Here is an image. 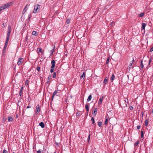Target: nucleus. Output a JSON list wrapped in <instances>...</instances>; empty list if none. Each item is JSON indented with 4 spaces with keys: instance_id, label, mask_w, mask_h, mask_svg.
<instances>
[{
    "instance_id": "41",
    "label": "nucleus",
    "mask_w": 153,
    "mask_h": 153,
    "mask_svg": "<svg viewBox=\"0 0 153 153\" xmlns=\"http://www.w3.org/2000/svg\"><path fill=\"white\" fill-rule=\"evenodd\" d=\"M3 120L4 122H5L6 120V118L3 117Z\"/></svg>"
},
{
    "instance_id": "12",
    "label": "nucleus",
    "mask_w": 153,
    "mask_h": 153,
    "mask_svg": "<svg viewBox=\"0 0 153 153\" xmlns=\"http://www.w3.org/2000/svg\"><path fill=\"white\" fill-rule=\"evenodd\" d=\"M85 108L86 109L87 111V114H88V112L89 111V106L87 104L85 105Z\"/></svg>"
},
{
    "instance_id": "27",
    "label": "nucleus",
    "mask_w": 153,
    "mask_h": 153,
    "mask_svg": "<svg viewBox=\"0 0 153 153\" xmlns=\"http://www.w3.org/2000/svg\"><path fill=\"white\" fill-rule=\"evenodd\" d=\"M108 118H106L105 119V120L104 122V124L105 125H106L108 123Z\"/></svg>"
},
{
    "instance_id": "40",
    "label": "nucleus",
    "mask_w": 153,
    "mask_h": 153,
    "mask_svg": "<svg viewBox=\"0 0 153 153\" xmlns=\"http://www.w3.org/2000/svg\"><path fill=\"white\" fill-rule=\"evenodd\" d=\"M42 152V150L39 149V150L37 151V153H41Z\"/></svg>"
},
{
    "instance_id": "18",
    "label": "nucleus",
    "mask_w": 153,
    "mask_h": 153,
    "mask_svg": "<svg viewBox=\"0 0 153 153\" xmlns=\"http://www.w3.org/2000/svg\"><path fill=\"white\" fill-rule=\"evenodd\" d=\"M115 79V76L114 75V74H113L112 75V76L111 77V81L113 82V81Z\"/></svg>"
},
{
    "instance_id": "7",
    "label": "nucleus",
    "mask_w": 153,
    "mask_h": 153,
    "mask_svg": "<svg viewBox=\"0 0 153 153\" xmlns=\"http://www.w3.org/2000/svg\"><path fill=\"white\" fill-rule=\"evenodd\" d=\"M104 99V97L103 96H102L100 97L99 101H98V104L99 105H101L102 102L103 100Z\"/></svg>"
},
{
    "instance_id": "53",
    "label": "nucleus",
    "mask_w": 153,
    "mask_h": 153,
    "mask_svg": "<svg viewBox=\"0 0 153 153\" xmlns=\"http://www.w3.org/2000/svg\"><path fill=\"white\" fill-rule=\"evenodd\" d=\"M50 79V76H49L48 77V79Z\"/></svg>"
},
{
    "instance_id": "28",
    "label": "nucleus",
    "mask_w": 153,
    "mask_h": 153,
    "mask_svg": "<svg viewBox=\"0 0 153 153\" xmlns=\"http://www.w3.org/2000/svg\"><path fill=\"white\" fill-rule=\"evenodd\" d=\"M140 66L142 68H143L144 66L143 63V60H141L140 62Z\"/></svg>"
},
{
    "instance_id": "14",
    "label": "nucleus",
    "mask_w": 153,
    "mask_h": 153,
    "mask_svg": "<svg viewBox=\"0 0 153 153\" xmlns=\"http://www.w3.org/2000/svg\"><path fill=\"white\" fill-rule=\"evenodd\" d=\"M9 37H6V40L5 42V45H7L9 40Z\"/></svg>"
},
{
    "instance_id": "51",
    "label": "nucleus",
    "mask_w": 153,
    "mask_h": 153,
    "mask_svg": "<svg viewBox=\"0 0 153 153\" xmlns=\"http://www.w3.org/2000/svg\"><path fill=\"white\" fill-rule=\"evenodd\" d=\"M35 148H36V146H33V149H34Z\"/></svg>"
},
{
    "instance_id": "43",
    "label": "nucleus",
    "mask_w": 153,
    "mask_h": 153,
    "mask_svg": "<svg viewBox=\"0 0 153 153\" xmlns=\"http://www.w3.org/2000/svg\"><path fill=\"white\" fill-rule=\"evenodd\" d=\"M39 51L41 53H42V49L41 48L39 49Z\"/></svg>"
},
{
    "instance_id": "30",
    "label": "nucleus",
    "mask_w": 153,
    "mask_h": 153,
    "mask_svg": "<svg viewBox=\"0 0 153 153\" xmlns=\"http://www.w3.org/2000/svg\"><path fill=\"white\" fill-rule=\"evenodd\" d=\"M91 120L92 121V123L93 124H94L95 123V121H94V118L93 117H92L91 118Z\"/></svg>"
},
{
    "instance_id": "13",
    "label": "nucleus",
    "mask_w": 153,
    "mask_h": 153,
    "mask_svg": "<svg viewBox=\"0 0 153 153\" xmlns=\"http://www.w3.org/2000/svg\"><path fill=\"white\" fill-rule=\"evenodd\" d=\"M39 125H40L42 128H44L45 126V124L42 122H41L39 123Z\"/></svg>"
},
{
    "instance_id": "35",
    "label": "nucleus",
    "mask_w": 153,
    "mask_h": 153,
    "mask_svg": "<svg viewBox=\"0 0 153 153\" xmlns=\"http://www.w3.org/2000/svg\"><path fill=\"white\" fill-rule=\"evenodd\" d=\"M76 115L77 116H79L80 115V112L79 111L76 113Z\"/></svg>"
},
{
    "instance_id": "49",
    "label": "nucleus",
    "mask_w": 153,
    "mask_h": 153,
    "mask_svg": "<svg viewBox=\"0 0 153 153\" xmlns=\"http://www.w3.org/2000/svg\"><path fill=\"white\" fill-rule=\"evenodd\" d=\"M30 108V106L29 105H28V106L27 107V108Z\"/></svg>"
},
{
    "instance_id": "52",
    "label": "nucleus",
    "mask_w": 153,
    "mask_h": 153,
    "mask_svg": "<svg viewBox=\"0 0 153 153\" xmlns=\"http://www.w3.org/2000/svg\"><path fill=\"white\" fill-rule=\"evenodd\" d=\"M114 24V22H112V23H111V25H113Z\"/></svg>"
},
{
    "instance_id": "46",
    "label": "nucleus",
    "mask_w": 153,
    "mask_h": 153,
    "mask_svg": "<svg viewBox=\"0 0 153 153\" xmlns=\"http://www.w3.org/2000/svg\"><path fill=\"white\" fill-rule=\"evenodd\" d=\"M90 138V135L89 134L88 136V139H87V140L88 142L89 141V140Z\"/></svg>"
},
{
    "instance_id": "21",
    "label": "nucleus",
    "mask_w": 153,
    "mask_h": 153,
    "mask_svg": "<svg viewBox=\"0 0 153 153\" xmlns=\"http://www.w3.org/2000/svg\"><path fill=\"white\" fill-rule=\"evenodd\" d=\"M144 12L140 14H139V16L140 17H143L144 16Z\"/></svg>"
},
{
    "instance_id": "15",
    "label": "nucleus",
    "mask_w": 153,
    "mask_h": 153,
    "mask_svg": "<svg viewBox=\"0 0 153 153\" xmlns=\"http://www.w3.org/2000/svg\"><path fill=\"white\" fill-rule=\"evenodd\" d=\"M9 122H11L13 120V118L11 116H9L7 118Z\"/></svg>"
},
{
    "instance_id": "32",
    "label": "nucleus",
    "mask_w": 153,
    "mask_h": 153,
    "mask_svg": "<svg viewBox=\"0 0 153 153\" xmlns=\"http://www.w3.org/2000/svg\"><path fill=\"white\" fill-rule=\"evenodd\" d=\"M4 9V8L2 5L0 7V11H1L3 10Z\"/></svg>"
},
{
    "instance_id": "1",
    "label": "nucleus",
    "mask_w": 153,
    "mask_h": 153,
    "mask_svg": "<svg viewBox=\"0 0 153 153\" xmlns=\"http://www.w3.org/2000/svg\"><path fill=\"white\" fill-rule=\"evenodd\" d=\"M40 6L39 4H36L35 5L34 7V9L33 11V13H36L38 12L39 11V9H40Z\"/></svg>"
},
{
    "instance_id": "10",
    "label": "nucleus",
    "mask_w": 153,
    "mask_h": 153,
    "mask_svg": "<svg viewBox=\"0 0 153 153\" xmlns=\"http://www.w3.org/2000/svg\"><path fill=\"white\" fill-rule=\"evenodd\" d=\"M28 6V5H26L23 11H22V14H24L26 12L27 10V7Z\"/></svg>"
},
{
    "instance_id": "23",
    "label": "nucleus",
    "mask_w": 153,
    "mask_h": 153,
    "mask_svg": "<svg viewBox=\"0 0 153 153\" xmlns=\"http://www.w3.org/2000/svg\"><path fill=\"white\" fill-rule=\"evenodd\" d=\"M139 143H140V141L139 140H138L136 142L134 143V146H137L139 144Z\"/></svg>"
},
{
    "instance_id": "48",
    "label": "nucleus",
    "mask_w": 153,
    "mask_h": 153,
    "mask_svg": "<svg viewBox=\"0 0 153 153\" xmlns=\"http://www.w3.org/2000/svg\"><path fill=\"white\" fill-rule=\"evenodd\" d=\"M151 61V59H150L149 61V65H150Z\"/></svg>"
},
{
    "instance_id": "2",
    "label": "nucleus",
    "mask_w": 153,
    "mask_h": 153,
    "mask_svg": "<svg viewBox=\"0 0 153 153\" xmlns=\"http://www.w3.org/2000/svg\"><path fill=\"white\" fill-rule=\"evenodd\" d=\"M51 64L52 65L51 67V69L50 72L52 73L53 72L55 66V62L54 60H53L51 61Z\"/></svg>"
},
{
    "instance_id": "6",
    "label": "nucleus",
    "mask_w": 153,
    "mask_h": 153,
    "mask_svg": "<svg viewBox=\"0 0 153 153\" xmlns=\"http://www.w3.org/2000/svg\"><path fill=\"white\" fill-rule=\"evenodd\" d=\"M23 59L22 58H19V59L18 62H17V64L18 65H20L22 64V62H23Z\"/></svg>"
},
{
    "instance_id": "56",
    "label": "nucleus",
    "mask_w": 153,
    "mask_h": 153,
    "mask_svg": "<svg viewBox=\"0 0 153 153\" xmlns=\"http://www.w3.org/2000/svg\"><path fill=\"white\" fill-rule=\"evenodd\" d=\"M48 81H47V83H48Z\"/></svg>"
},
{
    "instance_id": "19",
    "label": "nucleus",
    "mask_w": 153,
    "mask_h": 153,
    "mask_svg": "<svg viewBox=\"0 0 153 153\" xmlns=\"http://www.w3.org/2000/svg\"><path fill=\"white\" fill-rule=\"evenodd\" d=\"M110 59V57H108L107 58V59L106 62V64H108L109 63V61Z\"/></svg>"
},
{
    "instance_id": "9",
    "label": "nucleus",
    "mask_w": 153,
    "mask_h": 153,
    "mask_svg": "<svg viewBox=\"0 0 153 153\" xmlns=\"http://www.w3.org/2000/svg\"><path fill=\"white\" fill-rule=\"evenodd\" d=\"M57 91H55L53 93V95H52V99H51V101H53V98L54 97V96L56 95L57 96H58V95L57 94H56L57 93Z\"/></svg>"
},
{
    "instance_id": "20",
    "label": "nucleus",
    "mask_w": 153,
    "mask_h": 153,
    "mask_svg": "<svg viewBox=\"0 0 153 153\" xmlns=\"http://www.w3.org/2000/svg\"><path fill=\"white\" fill-rule=\"evenodd\" d=\"M55 48V46H54V47H53V48L50 51V52L51 53V54L50 55V56H51L53 54V51H54V49Z\"/></svg>"
},
{
    "instance_id": "22",
    "label": "nucleus",
    "mask_w": 153,
    "mask_h": 153,
    "mask_svg": "<svg viewBox=\"0 0 153 153\" xmlns=\"http://www.w3.org/2000/svg\"><path fill=\"white\" fill-rule=\"evenodd\" d=\"M149 122V120L148 119H146L145 121V125L146 126H147L148 125V123Z\"/></svg>"
},
{
    "instance_id": "17",
    "label": "nucleus",
    "mask_w": 153,
    "mask_h": 153,
    "mask_svg": "<svg viewBox=\"0 0 153 153\" xmlns=\"http://www.w3.org/2000/svg\"><path fill=\"white\" fill-rule=\"evenodd\" d=\"M91 98H92L91 95H89L88 96V98L87 99V101L89 102V101H90V100H91Z\"/></svg>"
},
{
    "instance_id": "34",
    "label": "nucleus",
    "mask_w": 153,
    "mask_h": 153,
    "mask_svg": "<svg viewBox=\"0 0 153 153\" xmlns=\"http://www.w3.org/2000/svg\"><path fill=\"white\" fill-rule=\"evenodd\" d=\"M29 83V81L28 79H27L26 80L25 82V85H28Z\"/></svg>"
},
{
    "instance_id": "4",
    "label": "nucleus",
    "mask_w": 153,
    "mask_h": 153,
    "mask_svg": "<svg viewBox=\"0 0 153 153\" xmlns=\"http://www.w3.org/2000/svg\"><path fill=\"white\" fill-rule=\"evenodd\" d=\"M11 32V27L9 26L8 27L7 33V37H10V34Z\"/></svg>"
},
{
    "instance_id": "50",
    "label": "nucleus",
    "mask_w": 153,
    "mask_h": 153,
    "mask_svg": "<svg viewBox=\"0 0 153 153\" xmlns=\"http://www.w3.org/2000/svg\"><path fill=\"white\" fill-rule=\"evenodd\" d=\"M45 150H46V149H43V150H42V153H43V152H44Z\"/></svg>"
},
{
    "instance_id": "31",
    "label": "nucleus",
    "mask_w": 153,
    "mask_h": 153,
    "mask_svg": "<svg viewBox=\"0 0 153 153\" xmlns=\"http://www.w3.org/2000/svg\"><path fill=\"white\" fill-rule=\"evenodd\" d=\"M132 63H131L128 66L129 70L130 69L132 68Z\"/></svg>"
},
{
    "instance_id": "39",
    "label": "nucleus",
    "mask_w": 153,
    "mask_h": 153,
    "mask_svg": "<svg viewBox=\"0 0 153 153\" xmlns=\"http://www.w3.org/2000/svg\"><path fill=\"white\" fill-rule=\"evenodd\" d=\"M3 153H7V150L4 149L3 151Z\"/></svg>"
},
{
    "instance_id": "59",
    "label": "nucleus",
    "mask_w": 153,
    "mask_h": 153,
    "mask_svg": "<svg viewBox=\"0 0 153 153\" xmlns=\"http://www.w3.org/2000/svg\"><path fill=\"white\" fill-rule=\"evenodd\" d=\"M13 153H14V152H13Z\"/></svg>"
},
{
    "instance_id": "55",
    "label": "nucleus",
    "mask_w": 153,
    "mask_h": 153,
    "mask_svg": "<svg viewBox=\"0 0 153 153\" xmlns=\"http://www.w3.org/2000/svg\"><path fill=\"white\" fill-rule=\"evenodd\" d=\"M4 25V23H3V24H2V25Z\"/></svg>"
},
{
    "instance_id": "58",
    "label": "nucleus",
    "mask_w": 153,
    "mask_h": 153,
    "mask_svg": "<svg viewBox=\"0 0 153 153\" xmlns=\"http://www.w3.org/2000/svg\"><path fill=\"white\" fill-rule=\"evenodd\" d=\"M54 153H56V152H54Z\"/></svg>"
},
{
    "instance_id": "38",
    "label": "nucleus",
    "mask_w": 153,
    "mask_h": 153,
    "mask_svg": "<svg viewBox=\"0 0 153 153\" xmlns=\"http://www.w3.org/2000/svg\"><path fill=\"white\" fill-rule=\"evenodd\" d=\"M40 67L39 66H37L36 68V70H37L38 71H39V70H40Z\"/></svg>"
},
{
    "instance_id": "57",
    "label": "nucleus",
    "mask_w": 153,
    "mask_h": 153,
    "mask_svg": "<svg viewBox=\"0 0 153 153\" xmlns=\"http://www.w3.org/2000/svg\"><path fill=\"white\" fill-rule=\"evenodd\" d=\"M126 106H127V104H126Z\"/></svg>"
},
{
    "instance_id": "5",
    "label": "nucleus",
    "mask_w": 153,
    "mask_h": 153,
    "mask_svg": "<svg viewBox=\"0 0 153 153\" xmlns=\"http://www.w3.org/2000/svg\"><path fill=\"white\" fill-rule=\"evenodd\" d=\"M36 114H38L39 112L40 111V108L39 105H38L36 106Z\"/></svg>"
},
{
    "instance_id": "29",
    "label": "nucleus",
    "mask_w": 153,
    "mask_h": 153,
    "mask_svg": "<svg viewBox=\"0 0 153 153\" xmlns=\"http://www.w3.org/2000/svg\"><path fill=\"white\" fill-rule=\"evenodd\" d=\"M108 82V79H105L104 80V81H103V84H106L107 82Z\"/></svg>"
},
{
    "instance_id": "24",
    "label": "nucleus",
    "mask_w": 153,
    "mask_h": 153,
    "mask_svg": "<svg viewBox=\"0 0 153 153\" xmlns=\"http://www.w3.org/2000/svg\"><path fill=\"white\" fill-rule=\"evenodd\" d=\"M32 34L34 36H37L38 34H37L36 32L35 31H33Z\"/></svg>"
},
{
    "instance_id": "45",
    "label": "nucleus",
    "mask_w": 153,
    "mask_h": 153,
    "mask_svg": "<svg viewBox=\"0 0 153 153\" xmlns=\"http://www.w3.org/2000/svg\"><path fill=\"white\" fill-rule=\"evenodd\" d=\"M137 129H139L140 128V126H137Z\"/></svg>"
},
{
    "instance_id": "44",
    "label": "nucleus",
    "mask_w": 153,
    "mask_h": 153,
    "mask_svg": "<svg viewBox=\"0 0 153 153\" xmlns=\"http://www.w3.org/2000/svg\"><path fill=\"white\" fill-rule=\"evenodd\" d=\"M7 45H4V51L6 48V47H7Z\"/></svg>"
},
{
    "instance_id": "3",
    "label": "nucleus",
    "mask_w": 153,
    "mask_h": 153,
    "mask_svg": "<svg viewBox=\"0 0 153 153\" xmlns=\"http://www.w3.org/2000/svg\"><path fill=\"white\" fill-rule=\"evenodd\" d=\"M13 4V2H11L9 3H7L2 5L3 7L5 9L9 8L10 6H11Z\"/></svg>"
},
{
    "instance_id": "8",
    "label": "nucleus",
    "mask_w": 153,
    "mask_h": 153,
    "mask_svg": "<svg viewBox=\"0 0 153 153\" xmlns=\"http://www.w3.org/2000/svg\"><path fill=\"white\" fill-rule=\"evenodd\" d=\"M97 112V108H96L94 109L92 112V114L94 116H95Z\"/></svg>"
},
{
    "instance_id": "16",
    "label": "nucleus",
    "mask_w": 153,
    "mask_h": 153,
    "mask_svg": "<svg viewBox=\"0 0 153 153\" xmlns=\"http://www.w3.org/2000/svg\"><path fill=\"white\" fill-rule=\"evenodd\" d=\"M146 23H143L142 24V28L144 30L146 26Z\"/></svg>"
},
{
    "instance_id": "26",
    "label": "nucleus",
    "mask_w": 153,
    "mask_h": 153,
    "mask_svg": "<svg viewBox=\"0 0 153 153\" xmlns=\"http://www.w3.org/2000/svg\"><path fill=\"white\" fill-rule=\"evenodd\" d=\"M85 76V72H83L82 75L80 76V78H84Z\"/></svg>"
},
{
    "instance_id": "42",
    "label": "nucleus",
    "mask_w": 153,
    "mask_h": 153,
    "mask_svg": "<svg viewBox=\"0 0 153 153\" xmlns=\"http://www.w3.org/2000/svg\"><path fill=\"white\" fill-rule=\"evenodd\" d=\"M129 108L131 110H132L133 109V107L131 106H130L129 107Z\"/></svg>"
},
{
    "instance_id": "47",
    "label": "nucleus",
    "mask_w": 153,
    "mask_h": 153,
    "mask_svg": "<svg viewBox=\"0 0 153 153\" xmlns=\"http://www.w3.org/2000/svg\"><path fill=\"white\" fill-rule=\"evenodd\" d=\"M150 52H152V51H153V47H152V48H151L150 49Z\"/></svg>"
},
{
    "instance_id": "25",
    "label": "nucleus",
    "mask_w": 153,
    "mask_h": 153,
    "mask_svg": "<svg viewBox=\"0 0 153 153\" xmlns=\"http://www.w3.org/2000/svg\"><path fill=\"white\" fill-rule=\"evenodd\" d=\"M98 126L100 127H101L102 125V122H98Z\"/></svg>"
},
{
    "instance_id": "54",
    "label": "nucleus",
    "mask_w": 153,
    "mask_h": 153,
    "mask_svg": "<svg viewBox=\"0 0 153 153\" xmlns=\"http://www.w3.org/2000/svg\"><path fill=\"white\" fill-rule=\"evenodd\" d=\"M134 59H133V60H132V62H134Z\"/></svg>"
},
{
    "instance_id": "33",
    "label": "nucleus",
    "mask_w": 153,
    "mask_h": 153,
    "mask_svg": "<svg viewBox=\"0 0 153 153\" xmlns=\"http://www.w3.org/2000/svg\"><path fill=\"white\" fill-rule=\"evenodd\" d=\"M144 134L143 132V131H141V138H143V137Z\"/></svg>"
},
{
    "instance_id": "37",
    "label": "nucleus",
    "mask_w": 153,
    "mask_h": 153,
    "mask_svg": "<svg viewBox=\"0 0 153 153\" xmlns=\"http://www.w3.org/2000/svg\"><path fill=\"white\" fill-rule=\"evenodd\" d=\"M56 77V73L55 72H54L53 73V78H55Z\"/></svg>"
},
{
    "instance_id": "36",
    "label": "nucleus",
    "mask_w": 153,
    "mask_h": 153,
    "mask_svg": "<svg viewBox=\"0 0 153 153\" xmlns=\"http://www.w3.org/2000/svg\"><path fill=\"white\" fill-rule=\"evenodd\" d=\"M70 20L69 19H67V20H66V22L67 23V24H69L70 22Z\"/></svg>"
},
{
    "instance_id": "11",
    "label": "nucleus",
    "mask_w": 153,
    "mask_h": 153,
    "mask_svg": "<svg viewBox=\"0 0 153 153\" xmlns=\"http://www.w3.org/2000/svg\"><path fill=\"white\" fill-rule=\"evenodd\" d=\"M23 89H24L23 87H22L21 88V89H20V90L19 91V96L20 97H21L22 96V91L23 90Z\"/></svg>"
}]
</instances>
